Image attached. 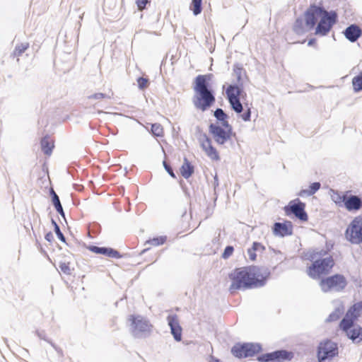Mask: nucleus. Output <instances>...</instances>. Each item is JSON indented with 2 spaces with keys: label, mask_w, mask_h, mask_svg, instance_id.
Segmentation results:
<instances>
[{
  "label": "nucleus",
  "mask_w": 362,
  "mask_h": 362,
  "mask_svg": "<svg viewBox=\"0 0 362 362\" xmlns=\"http://www.w3.org/2000/svg\"><path fill=\"white\" fill-rule=\"evenodd\" d=\"M338 22L337 11L327 10L320 1L310 4L303 12V16H299L295 20L292 29L299 36L315 30V35L325 37Z\"/></svg>",
  "instance_id": "f257e3e1"
},
{
  "label": "nucleus",
  "mask_w": 362,
  "mask_h": 362,
  "mask_svg": "<svg viewBox=\"0 0 362 362\" xmlns=\"http://www.w3.org/2000/svg\"><path fill=\"white\" fill-rule=\"evenodd\" d=\"M272 277L271 269L265 266L248 265L235 267L228 274L230 285L228 291L234 294L238 291L262 288Z\"/></svg>",
  "instance_id": "f03ea898"
},
{
  "label": "nucleus",
  "mask_w": 362,
  "mask_h": 362,
  "mask_svg": "<svg viewBox=\"0 0 362 362\" xmlns=\"http://www.w3.org/2000/svg\"><path fill=\"white\" fill-rule=\"evenodd\" d=\"M212 74H199L193 80L194 95L192 101L195 107L204 112L216 103V93L212 86Z\"/></svg>",
  "instance_id": "7ed1b4c3"
},
{
  "label": "nucleus",
  "mask_w": 362,
  "mask_h": 362,
  "mask_svg": "<svg viewBox=\"0 0 362 362\" xmlns=\"http://www.w3.org/2000/svg\"><path fill=\"white\" fill-rule=\"evenodd\" d=\"M335 265L333 257L329 255L326 258H317L316 260L307 267L306 272L313 279H320L329 275Z\"/></svg>",
  "instance_id": "20e7f679"
},
{
  "label": "nucleus",
  "mask_w": 362,
  "mask_h": 362,
  "mask_svg": "<svg viewBox=\"0 0 362 362\" xmlns=\"http://www.w3.org/2000/svg\"><path fill=\"white\" fill-rule=\"evenodd\" d=\"M263 351V346L259 342L238 341L230 349L231 354L238 359L252 358Z\"/></svg>",
  "instance_id": "39448f33"
},
{
  "label": "nucleus",
  "mask_w": 362,
  "mask_h": 362,
  "mask_svg": "<svg viewBox=\"0 0 362 362\" xmlns=\"http://www.w3.org/2000/svg\"><path fill=\"white\" fill-rule=\"evenodd\" d=\"M130 332L134 338L149 336L153 327L150 320L139 314H131L128 316Z\"/></svg>",
  "instance_id": "423d86ee"
},
{
  "label": "nucleus",
  "mask_w": 362,
  "mask_h": 362,
  "mask_svg": "<svg viewBox=\"0 0 362 362\" xmlns=\"http://www.w3.org/2000/svg\"><path fill=\"white\" fill-rule=\"evenodd\" d=\"M319 285L323 293L332 291L341 292L347 286L348 281L345 276L340 273L327 275L319 279Z\"/></svg>",
  "instance_id": "0eeeda50"
},
{
  "label": "nucleus",
  "mask_w": 362,
  "mask_h": 362,
  "mask_svg": "<svg viewBox=\"0 0 362 362\" xmlns=\"http://www.w3.org/2000/svg\"><path fill=\"white\" fill-rule=\"evenodd\" d=\"M306 204L299 198L291 200L288 204L284 206L285 215L299 223H303L308 220V215L305 210Z\"/></svg>",
  "instance_id": "6e6552de"
},
{
  "label": "nucleus",
  "mask_w": 362,
  "mask_h": 362,
  "mask_svg": "<svg viewBox=\"0 0 362 362\" xmlns=\"http://www.w3.org/2000/svg\"><path fill=\"white\" fill-rule=\"evenodd\" d=\"M209 133L211 135L215 142L218 145H223L231 139L234 134L233 126L230 124L210 123Z\"/></svg>",
  "instance_id": "1a4fd4ad"
},
{
  "label": "nucleus",
  "mask_w": 362,
  "mask_h": 362,
  "mask_svg": "<svg viewBox=\"0 0 362 362\" xmlns=\"http://www.w3.org/2000/svg\"><path fill=\"white\" fill-rule=\"evenodd\" d=\"M339 354V346L337 342L329 339L320 341L317 346L316 356L317 362L331 361Z\"/></svg>",
  "instance_id": "9d476101"
},
{
  "label": "nucleus",
  "mask_w": 362,
  "mask_h": 362,
  "mask_svg": "<svg viewBox=\"0 0 362 362\" xmlns=\"http://www.w3.org/2000/svg\"><path fill=\"white\" fill-rule=\"evenodd\" d=\"M294 357L292 351L279 349L271 352L261 353L257 357L258 362H286L291 361Z\"/></svg>",
  "instance_id": "9b49d317"
},
{
  "label": "nucleus",
  "mask_w": 362,
  "mask_h": 362,
  "mask_svg": "<svg viewBox=\"0 0 362 362\" xmlns=\"http://www.w3.org/2000/svg\"><path fill=\"white\" fill-rule=\"evenodd\" d=\"M339 327L352 343L359 344L362 341V327L360 325L356 322L351 323L340 321Z\"/></svg>",
  "instance_id": "f8f14e48"
},
{
  "label": "nucleus",
  "mask_w": 362,
  "mask_h": 362,
  "mask_svg": "<svg viewBox=\"0 0 362 362\" xmlns=\"http://www.w3.org/2000/svg\"><path fill=\"white\" fill-rule=\"evenodd\" d=\"M233 74L235 76V81L228 85L225 90L235 91H244L243 75L247 76L246 71L240 63H235L233 65Z\"/></svg>",
  "instance_id": "ddd939ff"
},
{
  "label": "nucleus",
  "mask_w": 362,
  "mask_h": 362,
  "mask_svg": "<svg viewBox=\"0 0 362 362\" xmlns=\"http://www.w3.org/2000/svg\"><path fill=\"white\" fill-rule=\"evenodd\" d=\"M246 95L245 91H235L231 90H225L226 98L228 101L230 109L236 114H240L243 111V105L240 102L243 94Z\"/></svg>",
  "instance_id": "4468645a"
},
{
  "label": "nucleus",
  "mask_w": 362,
  "mask_h": 362,
  "mask_svg": "<svg viewBox=\"0 0 362 362\" xmlns=\"http://www.w3.org/2000/svg\"><path fill=\"white\" fill-rule=\"evenodd\" d=\"M166 320L174 340L177 342L181 341L182 339V327L180 324L178 315L177 314H169Z\"/></svg>",
  "instance_id": "2eb2a0df"
},
{
  "label": "nucleus",
  "mask_w": 362,
  "mask_h": 362,
  "mask_svg": "<svg viewBox=\"0 0 362 362\" xmlns=\"http://www.w3.org/2000/svg\"><path fill=\"white\" fill-rule=\"evenodd\" d=\"M346 198L344 208L349 212H356L362 209V194H353L351 191H346Z\"/></svg>",
  "instance_id": "dca6fc26"
},
{
  "label": "nucleus",
  "mask_w": 362,
  "mask_h": 362,
  "mask_svg": "<svg viewBox=\"0 0 362 362\" xmlns=\"http://www.w3.org/2000/svg\"><path fill=\"white\" fill-rule=\"evenodd\" d=\"M361 314L362 300L354 303L349 306L341 321L351 323L356 322Z\"/></svg>",
  "instance_id": "f3484780"
},
{
  "label": "nucleus",
  "mask_w": 362,
  "mask_h": 362,
  "mask_svg": "<svg viewBox=\"0 0 362 362\" xmlns=\"http://www.w3.org/2000/svg\"><path fill=\"white\" fill-rule=\"evenodd\" d=\"M203 139L201 141V146L206 155L214 160H219L220 156L217 149L212 145L211 138L206 134H202Z\"/></svg>",
  "instance_id": "a211bd4d"
},
{
  "label": "nucleus",
  "mask_w": 362,
  "mask_h": 362,
  "mask_svg": "<svg viewBox=\"0 0 362 362\" xmlns=\"http://www.w3.org/2000/svg\"><path fill=\"white\" fill-rule=\"evenodd\" d=\"M342 33L349 42H355L362 36V29L358 25L352 23L347 26Z\"/></svg>",
  "instance_id": "6ab92c4d"
},
{
  "label": "nucleus",
  "mask_w": 362,
  "mask_h": 362,
  "mask_svg": "<svg viewBox=\"0 0 362 362\" xmlns=\"http://www.w3.org/2000/svg\"><path fill=\"white\" fill-rule=\"evenodd\" d=\"M344 235L346 240L351 244L362 243V228H346Z\"/></svg>",
  "instance_id": "aec40b11"
},
{
  "label": "nucleus",
  "mask_w": 362,
  "mask_h": 362,
  "mask_svg": "<svg viewBox=\"0 0 362 362\" xmlns=\"http://www.w3.org/2000/svg\"><path fill=\"white\" fill-rule=\"evenodd\" d=\"M333 303L337 304L334 310L326 318V322H333L338 320L344 313L345 308L342 301L334 300Z\"/></svg>",
  "instance_id": "412c9836"
},
{
  "label": "nucleus",
  "mask_w": 362,
  "mask_h": 362,
  "mask_svg": "<svg viewBox=\"0 0 362 362\" xmlns=\"http://www.w3.org/2000/svg\"><path fill=\"white\" fill-rule=\"evenodd\" d=\"M49 135L45 134L40 141L41 151L46 156H50L54 148V142L49 140Z\"/></svg>",
  "instance_id": "4be33fe9"
},
{
  "label": "nucleus",
  "mask_w": 362,
  "mask_h": 362,
  "mask_svg": "<svg viewBox=\"0 0 362 362\" xmlns=\"http://www.w3.org/2000/svg\"><path fill=\"white\" fill-rule=\"evenodd\" d=\"M194 173V166L188 160L187 157H184L183 163L180 167V175L186 180H188Z\"/></svg>",
  "instance_id": "5701e85b"
},
{
  "label": "nucleus",
  "mask_w": 362,
  "mask_h": 362,
  "mask_svg": "<svg viewBox=\"0 0 362 362\" xmlns=\"http://www.w3.org/2000/svg\"><path fill=\"white\" fill-rule=\"evenodd\" d=\"M101 255L113 259H122L128 256L127 253H121L117 250L111 247H103Z\"/></svg>",
  "instance_id": "b1692460"
},
{
  "label": "nucleus",
  "mask_w": 362,
  "mask_h": 362,
  "mask_svg": "<svg viewBox=\"0 0 362 362\" xmlns=\"http://www.w3.org/2000/svg\"><path fill=\"white\" fill-rule=\"evenodd\" d=\"M321 187V184L319 182H314L310 184L308 189H302L297 194L299 197L308 196L310 197L315 194Z\"/></svg>",
  "instance_id": "393cba45"
},
{
  "label": "nucleus",
  "mask_w": 362,
  "mask_h": 362,
  "mask_svg": "<svg viewBox=\"0 0 362 362\" xmlns=\"http://www.w3.org/2000/svg\"><path fill=\"white\" fill-rule=\"evenodd\" d=\"M332 200L339 207L344 208L345 199L346 198V191L344 192H339L335 189H330Z\"/></svg>",
  "instance_id": "a878e982"
},
{
  "label": "nucleus",
  "mask_w": 362,
  "mask_h": 362,
  "mask_svg": "<svg viewBox=\"0 0 362 362\" xmlns=\"http://www.w3.org/2000/svg\"><path fill=\"white\" fill-rule=\"evenodd\" d=\"M168 240L167 235H157L153 238H149L144 242V245H151L153 246H160L164 245Z\"/></svg>",
  "instance_id": "bb28decb"
},
{
  "label": "nucleus",
  "mask_w": 362,
  "mask_h": 362,
  "mask_svg": "<svg viewBox=\"0 0 362 362\" xmlns=\"http://www.w3.org/2000/svg\"><path fill=\"white\" fill-rule=\"evenodd\" d=\"M214 116L216 119V123L221 124L224 123L230 124L228 122L229 116L221 107H217L214 112Z\"/></svg>",
  "instance_id": "cd10ccee"
},
{
  "label": "nucleus",
  "mask_w": 362,
  "mask_h": 362,
  "mask_svg": "<svg viewBox=\"0 0 362 362\" xmlns=\"http://www.w3.org/2000/svg\"><path fill=\"white\" fill-rule=\"evenodd\" d=\"M293 229V228H272L273 235L279 238L291 235Z\"/></svg>",
  "instance_id": "c85d7f7f"
},
{
  "label": "nucleus",
  "mask_w": 362,
  "mask_h": 362,
  "mask_svg": "<svg viewBox=\"0 0 362 362\" xmlns=\"http://www.w3.org/2000/svg\"><path fill=\"white\" fill-rule=\"evenodd\" d=\"M351 84L354 93H357L362 91V71L352 78Z\"/></svg>",
  "instance_id": "c756f323"
},
{
  "label": "nucleus",
  "mask_w": 362,
  "mask_h": 362,
  "mask_svg": "<svg viewBox=\"0 0 362 362\" xmlns=\"http://www.w3.org/2000/svg\"><path fill=\"white\" fill-rule=\"evenodd\" d=\"M153 137H163L164 136L163 127L160 123H151L149 131Z\"/></svg>",
  "instance_id": "7c9ffc66"
},
{
  "label": "nucleus",
  "mask_w": 362,
  "mask_h": 362,
  "mask_svg": "<svg viewBox=\"0 0 362 362\" xmlns=\"http://www.w3.org/2000/svg\"><path fill=\"white\" fill-rule=\"evenodd\" d=\"M203 0H192L189 5V10L192 11L194 16L199 15L203 9Z\"/></svg>",
  "instance_id": "2f4dec72"
},
{
  "label": "nucleus",
  "mask_w": 362,
  "mask_h": 362,
  "mask_svg": "<svg viewBox=\"0 0 362 362\" xmlns=\"http://www.w3.org/2000/svg\"><path fill=\"white\" fill-rule=\"evenodd\" d=\"M28 47H29V44L28 42L18 44L15 47L13 54L14 56H16V57L21 56L23 54V53H24Z\"/></svg>",
  "instance_id": "473e14b6"
},
{
  "label": "nucleus",
  "mask_w": 362,
  "mask_h": 362,
  "mask_svg": "<svg viewBox=\"0 0 362 362\" xmlns=\"http://www.w3.org/2000/svg\"><path fill=\"white\" fill-rule=\"evenodd\" d=\"M300 258L303 260H308V261L311 262V263H313L317 259L316 254H315V250H313L312 251H308L307 252H303Z\"/></svg>",
  "instance_id": "72a5a7b5"
},
{
  "label": "nucleus",
  "mask_w": 362,
  "mask_h": 362,
  "mask_svg": "<svg viewBox=\"0 0 362 362\" xmlns=\"http://www.w3.org/2000/svg\"><path fill=\"white\" fill-rule=\"evenodd\" d=\"M137 86L139 90H144L150 84L149 79L143 76H139L136 79Z\"/></svg>",
  "instance_id": "f704fd0d"
},
{
  "label": "nucleus",
  "mask_w": 362,
  "mask_h": 362,
  "mask_svg": "<svg viewBox=\"0 0 362 362\" xmlns=\"http://www.w3.org/2000/svg\"><path fill=\"white\" fill-rule=\"evenodd\" d=\"M233 252H234L233 246L228 245L224 248L223 252H222L221 257L223 259H228L230 256H232V255L233 254Z\"/></svg>",
  "instance_id": "c9c22d12"
},
{
  "label": "nucleus",
  "mask_w": 362,
  "mask_h": 362,
  "mask_svg": "<svg viewBox=\"0 0 362 362\" xmlns=\"http://www.w3.org/2000/svg\"><path fill=\"white\" fill-rule=\"evenodd\" d=\"M59 269L66 275L71 274L70 262H59Z\"/></svg>",
  "instance_id": "e433bc0d"
},
{
  "label": "nucleus",
  "mask_w": 362,
  "mask_h": 362,
  "mask_svg": "<svg viewBox=\"0 0 362 362\" xmlns=\"http://www.w3.org/2000/svg\"><path fill=\"white\" fill-rule=\"evenodd\" d=\"M247 110L240 114H238V117H240L244 122H249L251 120V109L248 107L247 103H245Z\"/></svg>",
  "instance_id": "4c0bfd02"
},
{
  "label": "nucleus",
  "mask_w": 362,
  "mask_h": 362,
  "mask_svg": "<svg viewBox=\"0 0 362 362\" xmlns=\"http://www.w3.org/2000/svg\"><path fill=\"white\" fill-rule=\"evenodd\" d=\"M88 100L110 99V96L103 93H95L87 97Z\"/></svg>",
  "instance_id": "58836bf2"
},
{
  "label": "nucleus",
  "mask_w": 362,
  "mask_h": 362,
  "mask_svg": "<svg viewBox=\"0 0 362 362\" xmlns=\"http://www.w3.org/2000/svg\"><path fill=\"white\" fill-rule=\"evenodd\" d=\"M163 166L165 169V170L168 173V174L173 179H176L177 176L175 173H174V170L173 168L170 166V165L167 162L165 159L163 160Z\"/></svg>",
  "instance_id": "ea45409f"
},
{
  "label": "nucleus",
  "mask_w": 362,
  "mask_h": 362,
  "mask_svg": "<svg viewBox=\"0 0 362 362\" xmlns=\"http://www.w3.org/2000/svg\"><path fill=\"white\" fill-rule=\"evenodd\" d=\"M333 249V245H331L330 247L328 249H321L320 250H315L316 258H326L327 257L328 252H330Z\"/></svg>",
  "instance_id": "a19ab883"
},
{
  "label": "nucleus",
  "mask_w": 362,
  "mask_h": 362,
  "mask_svg": "<svg viewBox=\"0 0 362 362\" xmlns=\"http://www.w3.org/2000/svg\"><path fill=\"white\" fill-rule=\"evenodd\" d=\"M49 192L53 206L61 204L59 196L52 188L49 189Z\"/></svg>",
  "instance_id": "79ce46f5"
},
{
  "label": "nucleus",
  "mask_w": 362,
  "mask_h": 362,
  "mask_svg": "<svg viewBox=\"0 0 362 362\" xmlns=\"http://www.w3.org/2000/svg\"><path fill=\"white\" fill-rule=\"evenodd\" d=\"M347 226H362V214L354 217Z\"/></svg>",
  "instance_id": "37998d69"
},
{
  "label": "nucleus",
  "mask_w": 362,
  "mask_h": 362,
  "mask_svg": "<svg viewBox=\"0 0 362 362\" xmlns=\"http://www.w3.org/2000/svg\"><path fill=\"white\" fill-rule=\"evenodd\" d=\"M86 248L93 253L101 255L103 247H99L95 245H88Z\"/></svg>",
  "instance_id": "c03bdc74"
},
{
  "label": "nucleus",
  "mask_w": 362,
  "mask_h": 362,
  "mask_svg": "<svg viewBox=\"0 0 362 362\" xmlns=\"http://www.w3.org/2000/svg\"><path fill=\"white\" fill-rule=\"evenodd\" d=\"M57 238L62 243H66V237L61 230V228H53Z\"/></svg>",
  "instance_id": "a18cd8bd"
},
{
  "label": "nucleus",
  "mask_w": 362,
  "mask_h": 362,
  "mask_svg": "<svg viewBox=\"0 0 362 362\" xmlns=\"http://www.w3.org/2000/svg\"><path fill=\"white\" fill-rule=\"evenodd\" d=\"M54 209H55L56 211H57V212L60 216H62L64 218V221H65V223H66V226H69V223H68V222H67L66 219L65 218V213H64V209H63V207H62V204H56V205H54Z\"/></svg>",
  "instance_id": "49530a36"
},
{
  "label": "nucleus",
  "mask_w": 362,
  "mask_h": 362,
  "mask_svg": "<svg viewBox=\"0 0 362 362\" xmlns=\"http://www.w3.org/2000/svg\"><path fill=\"white\" fill-rule=\"evenodd\" d=\"M252 247L255 249V250H256V252H263L266 250L265 246L263 245L262 243L257 241H254L252 243Z\"/></svg>",
  "instance_id": "de8ad7c7"
},
{
  "label": "nucleus",
  "mask_w": 362,
  "mask_h": 362,
  "mask_svg": "<svg viewBox=\"0 0 362 362\" xmlns=\"http://www.w3.org/2000/svg\"><path fill=\"white\" fill-rule=\"evenodd\" d=\"M149 0H136V4L139 10L142 11L146 8V5L149 4Z\"/></svg>",
  "instance_id": "09e8293b"
},
{
  "label": "nucleus",
  "mask_w": 362,
  "mask_h": 362,
  "mask_svg": "<svg viewBox=\"0 0 362 362\" xmlns=\"http://www.w3.org/2000/svg\"><path fill=\"white\" fill-rule=\"evenodd\" d=\"M247 252L249 256V259L251 261H252V262L256 261V259H257L256 252H256V250H255V249L252 246L247 249Z\"/></svg>",
  "instance_id": "8fccbe9b"
},
{
  "label": "nucleus",
  "mask_w": 362,
  "mask_h": 362,
  "mask_svg": "<svg viewBox=\"0 0 362 362\" xmlns=\"http://www.w3.org/2000/svg\"><path fill=\"white\" fill-rule=\"evenodd\" d=\"M342 8L344 10V16H346V18L352 16L353 12L350 7V5L348 3L345 2L343 5Z\"/></svg>",
  "instance_id": "3c124183"
},
{
  "label": "nucleus",
  "mask_w": 362,
  "mask_h": 362,
  "mask_svg": "<svg viewBox=\"0 0 362 362\" xmlns=\"http://www.w3.org/2000/svg\"><path fill=\"white\" fill-rule=\"evenodd\" d=\"M35 334L40 339H42L44 341H45L46 342L49 339V338H48L46 335V333H45V330H41V329H36L35 330Z\"/></svg>",
  "instance_id": "603ef678"
},
{
  "label": "nucleus",
  "mask_w": 362,
  "mask_h": 362,
  "mask_svg": "<svg viewBox=\"0 0 362 362\" xmlns=\"http://www.w3.org/2000/svg\"><path fill=\"white\" fill-rule=\"evenodd\" d=\"M179 184L182 189V192H184L185 195L187 197V198H189L190 197V194H189V189L187 188V187L186 186L185 182L182 180H180L179 181Z\"/></svg>",
  "instance_id": "864d4df0"
},
{
  "label": "nucleus",
  "mask_w": 362,
  "mask_h": 362,
  "mask_svg": "<svg viewBox=\"0 0 362 362\" xmlns=\"http://www.w3.org/2000/svg\"><path fill=\"white\" fill-rule=\"evenodd\" d=\"M217 199V196L214 198V204H211V203L209 204L208 206L206 207V213L207 214H211L214 211V209L216 206V201Z\"/></svg>",
  "instance_id": "5fc2aeb1"
},
{
  "label": "nucleus",
  "mask_w": 362,
  "mask_h": 362,
  "mask_svg": "<svg viewBox=\"0 0 362 362\" xmlns=\"http://www.w3.org/2000/svg\"><path fill=\"white\" fill-rule=\"evenodd\" d=\"M45 239L49 243H52L54 240L52 233L51 231L46 233L45 235Z\"/></svg>",
  "instance_id": "6e6d98bb"
},
{
  "label": "nucleus",
  "mask_w": 362,
  "mask_h": 362,
  "mask_svg": "<svg viewBox=\"0 0 362 362\" xmlns=\"http://www.w3.org/2000/svg\"><path fill=\"white\" fill-rule=\"evenodd\" d=\"M41 224L40 219L38 216V215L36 216L33 215V223H30L31 226H40Z\"/></svg>",
  "instance_id": "4d7b16f0"
},
{
  "label": "nucleus",
  "mask_w": 362,
  "mask_h": 362,
  "mask_svg": "<svg viewBox=\"0 0 362 362\" xmlns=\"http://www.w3.org/2000/svg\"><path fill=\"white\" fill-rule=\"evenodd\" d=\"M221 230L219 229L218 230V235L216 236H215L213 239H212V243L214 245H220V236H221Z\"/></svg>",
  "instance_id": "13d9d810"
},
{
  "label": "nucleus",
  "mask_w": 362,
  "mask_h": 362,
  "mask_svg": "<svg viewBox=\"0 0 362 362\" xmlns=\"http://www.w3.org/2000/svg\"><path fill=\"white\" fill-rule=\"evenodd\" d=\"M308 47H316L317 46V39L315 37H311L308 41Z\"/></svg>",
  "instance_id": "bf43d9fd"
},
{
  "label": "nucleus",
  "mask_w": 362,
  "mask_h": 362,
  "mask_svg": "<svg viewBox=\"0 0 362 362\" xmlns=\"http://www.w3.org/2000/svg\"><path fill=\"white\" fill-rule=\"evenodd\" d=\"M213 185H214V190H216V188L217 187H218V185H219L218 177L217 174H216L215 176L214 177Z\"/></svg>",
  "instance_id": "052dcab7"
},
{
  "label": "nucleus",
  "mask_w": 362,
  "mask_h": 362,
  "mask_svg": "<svg viewBox=\"0 0 362 362\" xmlns=\"http://www.w3.org/2000/svg\"><path fill=\"white\" fill-rule=\"evenodd\" d=\"M32 230H33V235L35 238V245L37 247V248H39V247L42 246L40 241L38 240L37 238V235L35 233V230H34V228H31Z\"/></svg>",
  "instance_id": "680f3d73"
},
{
  "label": "nucleus",
  "mask_w": 362,
  "mask_h": 362,
  "mask_svg": "<svg viewBox=\"0 0 362 362\" xmlns=\"http://www.w3.org/2000/svg\"><path fill=\"white\" fill-rule=\"evenodd\" d=\"M282 224L284 226H293V223L288 220H283Z\"/></svg>",
  "instance_id": "e2e57ef3"
},
{
  "label": "nucleus",
  "mask_w": 362,
  "mask_h": 362,
  "mask_svg": "<svg viewBox=\"0 0 362 362\" xmlns=\"http://www.w3.org/2000/svg\"><path fill=\"white\" fill-rule=\"evenodd\" d=\"M38 250H40V252L43 255H45V257H47V259L49 260H50L49 257V255L47 254V252L43 249V247L42 246L39 247Z\"/></svg>",
  "instance_id": "0e129e2a"
},
{
  "label": "nucleus",
  "mask_w": 362,
  "mask_h": 362,
  "mask_svg": "<svg viewBox=\"0 0 362 362\" xmlns=\"http://www.w3.org/2000/svg\"><path fill=\"white\" fill-rule=\"evenodd\" d=\"M209 362H222L219 358L215 357L214 356H210Z\"/></svg>",
  "instance_id": "69168bd1"
},
{
  "label": "nucleus",
  "mask_w": 362,
  "mask_h": 362,
  "mask_svg": "<svg viewBox=\"0 0 362 362\" xmlns=\"http://www.w3.org/2000/svg\"><path fill=\"white\" fill-rule=\"evenodd\" d=\"M55 351H57L59 357H64L63 350L60 347H58Z\"/></svg>",
  "instance_id": "338daca9"
},
{
  "label": "nucleus",
  "mask_w": 362,
  "mask_h": 362,
  "mask_svg": "<svg viewBox=\"0 0 362 362\" xmlns=\"http://www.w3.org/2000/svg\"><path fill=\"white\" fill-rule=\"evenodd\" d=\"M47 343H49L53 348L54 350H56L59 346L55 344L50 339L47 341Z\"/></svg>",
  "instance_id": "774afa93"
}]
</instances>
